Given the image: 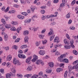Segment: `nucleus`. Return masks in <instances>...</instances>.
I'll use <instances>...</instances> for the list:
<instances>
[{
    "label": "nucleus",
    "mask_w": 78,
    "mask_h": 78,
    "mask_svg": "<svg viewBox=\"0 0 78 78\" xmlns=\"http://www.w3.org/2000/svg\"><path fill=\"white\" fill-rule=\"evenodd\" d=\"M64 42L65 44H69V40H67V39H65L64 40Z\"/></svg>",
    "instance_id": "16"
},
{
    "label": "nucleus",
    "mask_w": 78,
    "mask_h": 78,
    "mask_svg": "<svg viewBox=\"0 0 78 78\" xmlns=\"http://www.w3.org/2000/svg\"><path fill=\"white\" fill-rule=\"evenodd\" d=\"M18 52L19 53H20V54L23 53V51H22L21 50H19Z\"/></svg>",
    "instance_id": "63"
},
{
    "label": "nucleus",
    "mask_w": 78,
    "mask_h": 78,
    "mask_svg": "<svg viewBox=\"0 0 78 78\" xmlns=\"http://www.w3.org/2000/svg\"><path fill=\"white\" fill-rule=\"evenodd\" d=\"M64 56H65V55H61L59 57H58V60L59 61H60V62H61V61H62L64 59H63V58H64Z\"/></svg>",
    "instance_id": "5"
},
{
    "label": "nucleus",
    "mask_w": 78,
    "mask_h": 78,
    "mask_svg": "<svg viewBox=\"0 0 78 78\" xmlns=\"http://www.w3.org/2000/svg\"><path fill=\"white\" fill-rule=\"evenodd\" d=\"M50 31L48 33V36H51V35H53V34H53V30H52V29H50Z\"/></svg>",
    "instance_id": "13"
},
{
    "label": "nucleus",
    "mask_w": 78,
    "mask_h": 78,
    "mask_svg": "<svg viewBox=\"0 0 78 78\" xmlns=\"http://www.w3.org/2000/svg\"><path fill=\"white\" fill-rule=\"evenodd\" d=\"M78 64L76 65V66H73V68L74 69H78Z\"/></svg>",
    "instance_id": "43"
},
{
    "label": "nucleus",
    "mask_w": 78,
    "mask_h": 78,
    "mask_svg": "<svg viewBox=\"0 0 78 78\" xmlns=\"http://www.w3.org/2000/svg\"><path fill=\"white\" fill-rule=\"evenodd\" d=\"M0 72L1 73H5V71H4V69H1L0 70Z\"/></svg>",
    "instance_id": "41"
},
{
    "label": "nucleus",
    "mask_w": 78,
    "mask_h": 78,
    "mask_svg": "<svg viewBox=\"0 0 78 78\" xmlns=\"http://www.w3.org/2000/svg\"><path fill=\"white\" fill-rule=\"evenodd\" d=\"M33 69V67L31 66H29L27 68V71H31Z\"/></svg>",
    "instance_id": "14"
},
{
    "label": "nucleus",
    "mask_w": 78,
    "mask_h": 78,
    "mask_svg": "<svg viewBox=\"0 0 78 78\" xmlns=\"http://www.w3.org/2000/svg\"><path fill=\"white\" fill-rule=\"evenodd\" d=\"M11 74L8 73L6 74L5 76L7 78H10V76H15L16 75L15 74H13L12 73H11Z\"/></svg>",
    "instance_id": "2"
},
{
    "label": "nucleus",
    "mask_w": 78,
    "mask_h": 78,
    "mask_svg": "<svg viewBox=\"0 0 78 78\" xmlns=\"http://www.w3.org/2000/svg\"><path fill=\"white\" fill-rule=\"evenodd\" d=\"M12 72L13 73H16V71L14 69H12Z\"/></svg>",
    "instance_id": "61"
},
{
    "label": "nucleus",
    "mask_w": 78,
    "mask_h": 78,
    "mask_svg": "<svg viewBox=\"0 0 78 78\" xmlns=\"http://www.w3.org/2000/svg\"><path fill=\"white\" fill-rule=\"evenodd\" d=\"M1 22H2L4 24H6V22H5V19H2L1 20Z\"/></svg>",
    "instance_id": "48"
},
{
    "label": "nucleus",
    "mask_w": 78,
    "mask_h": 78,
    "mask_svg": "<svg viewBox=\"0 0 78 78\" xmlns=\"http://www.w3.org/2000/svg\"><path fill=\"white\" fill-rule=\"evenodd\" d=\"M11 26L10 24H7L5 26V28H10Z\"/></svg>",
    "instance_id": "30"
},
{
    "label": "nucleus",
    "mask_w": 78,
    "mask_h": 78,
    "mask_svg": "<svg viewBox=\"0 0 78 78\" xmlns=\"http://www.w3.org/2000/svg\"><path fill=\"white\" fill-rule=\"evenodd\" d=\"M10 30L11 31H16V28L14 27H12L10 28Z\"/></svg>",
    "instance_id": "49"
},
{
    "label": "nucleus",
    "mask_w": 78,
    "mask_h": 78,
    "mask_svg": "<svg viewBox=\"0 0 78 78\" xmlns=\"http://www.w3.org/2000/svg\"><path fill=\"white\" fill-rule=\"evenodd\" d=\"M39 75L36 74H34L32 76V78H37Z\"/></svg>",
    "instance_id": "27"
},
{
    "label": "nucleus",
    "mask_w": 78,
    "mask_h": 78,
    "mask_svg": "<svg viewBox=\"0 0 78 78\" xmlns=\"http://www.w3.org/2000/svg\"><path fill=\"white\" fill-rule=\"evenodd\" d=\"M66 36L68 39H69V40H70V36H69V34H66Z\"/></svg>",
    "instance_id": "44"
},
{
    "label": "nucleus",
    "mask_w": 78,
    "mask_h": 78,
    "mask_svg": "<svg viewBox=\"0 0 78 78\" xmlns=\"http://www.w3.org/2000/svg\"><path fill=\"white\" fill-rule=\"evenodd\" d=\"M18 77V78H22L23 77V75L22 74H17L16 75Z\"/></svg>",
    "instance_id": "28"
},
{
    "label": "nucleus",
    "mask_w": 78,
    "mask_h": 78,
    "mask_svg": "<svg viewBox=\"0 0 78 78\" xmlns=\"http://www.w3.org/2000/svg\"><path fill=\"white\" fill-rule=\"evenodd\" d=\"M36 64L37 65H40L41 64L42 65H44V62L42 60H38L36 62Z\"/></svg>",
    "instance_id": "1"
},
{
    "label": "nucleus",
    "mask_w": 78,
    "mask_h": 78,
    "mask_svg": "<svg viewBox=\"0 0 78 78\" xmlns=\"http://www.w3.org/2000/svg\"><path fill=\"white\" fill-rule=\"evenodd\" d=\"M17 17L20 19H24V16L21 15H18L17 16Z\"/></svg>",
    "instance_id": "18"
},
{
    "label": "nucleus",
    "mask_w": 78,
    "mask_h": 78,
    "mask_svg": "<svg viewBox=\"0 0 78 78\" xmlns=\"http://www.w3.org/2000/svg\"><path fill=\"white\" fill-rule=\"evenodd\" d=\"M39 54L40 55H42L43 56V55H44L45 54V51L44 50H41L39 52Z\"/></svg>",
    "instance_id": "6"
},
{
    "label": "nucleus",
    "mask_w": 78,
    "mask_h": 78,
    "mask_svg": "<svg viewBox=\"0 0 78 78\" xmlns=\"http://www.w3.org/2000/svg\"><path fill=\"white\" fill-rule=\"evenodd\" d=\"M42 42L43 44H46V43H47V40H45L44 41H42Z\"/></svg>",
    "instance_id": "58"
},
{
    "label": "nucleus",
    "mask_w": 78,
    "mask_h": 78,
    "mask_svg": "<svg viewBox=\"0 0 78 78\" xmlns=\"http://www.w3.org/2000/svg\"><path fill=\"white\" fill-rule=\"evenodd\" d=\"M43 73L42 72H40L38 73V75L39 76H42V75H43Z\"/></svg>",
    "instance_id": "47"
},
{
    "label": "nucleus",
    "mask_w": 78,
    "mask_h": 78,
    "mask_svg": "<svg viewBox=\"0 0 78 78\" xmlns=\"http://www.w3.org/2000/svg\"><path fill=\"white\" fill-rule=\"evenodd\" d=\"M13 63L14 64H20V62L18 61L17 60V59L16 58H14L13 60Z\"/></svg>",
    "instance_id": "7"
},
{
    "label": "nucleus",
    "mask_w": 78,
    "mask_h": 78,
    "mask_svg": "<svg viewBox=\"0 0 78 78\" xmlns=\"http://www.w3.org/2000/svg\"><path fill=\"white\" fill-rule=\"evenodd\" d=\"M22 14L24 15V16H27L28 15V13H27L26 12H23L22 13Z\"/></svg>",
    "instance_id": "53"
},
{
    "label": "nucleus",
    "mask_w": 78,
    "mask_h": 78,
    "mask_svg": "<svg viewBox=\"0 0 78 78\" xmlns=\"http://www.w3.org/2000/svg\"><path fill=\"white\" fill-rule=\"evenodd\" d=\"M64 48L65 49H70V46L69 45H65L64 46Z\"/></svg>",
    "instance_id": "22"
},
{
    "label": "nucleus",
    "mask_w": 78,
    "mask_h": 78,
    "mask_svg": "<svg viewBox=\"0 0 78 78\" xmlns=\"http://www.w3.org/2000/svg\"><path fill=\"white\" fill-rule=\"evenodd\" d=\"M31 20V19H28L26 23H30Z\"/></svg>",
    "instance_id": "54"
},
{
    "label": "nucleus",
    "mask_w": 78,
    "mask_h": 78,
    "mask_svg": "<svg viewBox=\"0 0 78 78\" xmlns=\"http://www.w3.org/2000/svg\"><path fill=\"white\" fill-rule=\"evenodd\" d=\"M73 53L74 55H78V52L76 50H73Z\"/></svg>",
    "instance_id": "29"
},
{
    "label": "nucleus",
    "mask_w": 78,
    "mask_h": 78,
    "mask_svg": "<svg viewBox=\"0 0 78 78\" xmlns=\"http://www.w3.org/2000/svg\"><path fill=\"white\" fill-rule=\"evenodd\" d=\"M4 39L5 40V41H7V40L8 39V35H4Z\"/></svg>",
    "instance_id": "33"
},
{
    "label": "nucleus",
    "mask_w": 78,
    "mask_h": 78,
    "mask_svg": "<svg viewBox=\"0 0 78 78\" xmlns=\"http://www.w3.org/2000/svg\"><path fill=\"white\" fill-rule=\"evenodd\" d=\"M47 5H48V6H51V2H50V1H48V2Z\"/></svg>",
    "instance_id": "51"
},
{
    "label": "nucleus",
    "mask_w": 78,
    "mask_h": 78,
    "mask_svg": "<svg viewBox=\"0 0 78 78\" xmlns=\"http://www.w3.org/2000/svg\"><path fill=\"white\" fill-rule=\"evenodd\" d=\"M55 24H56V22H54L51 23V25H55Z\"/></svg>",
    "instance_id": "64"
},
{
    "label": "nucleus",
    "mask_w": 78,
    "mask_h": 78,
    "mask_svg": "<svg viewBox=\"0 0 78 78\" xmlns=\"http://www.w3.org/2000/svg\"><path fill=\"white\" fill-rule=\"evenodd\" d=\"M60 55V52H59L58 51H57L55 53V55H56L58 56V55Z\"/></svg>",
    "instance_id": "42"
},
{
    "label": "nucleus",
    "mask_w": 78,
    "mask_h": 78,
    "mask_svg": "<svg viewBox=\"0 0 78 78\" xmlns=\"http://www.w3.org/2000/svg\"><path fill=\"white\" fill-rule=\"evenodd\" d=\"M34 58L31 60L32 62H34L38 59V57L36 55H34Z\"/></svg>",
    "instance_id": "4"
},
{
    "label": "nucleus",
    "mask_w": 78,
    "mask_h": 78,
    "mask_svg": "<svg viewBox=\"0 0 78 78\" xmlns=\"http://www.w3.org/2000/svg\"><path fill=\"white\" fill-rule=\"evenodd\" d=\"M19 41H20V38H18L15 40V42H19Z\"/></svg>",
    "instance_id": "56"
},
{
    "label": "nucleus",
    "mask_w": 78,
    "mask_h": 78,
    "mask_svg": "<svg viewBox=\"0 0 78 78\" xmlns=\"http://www.w3.org/2000/svg\"><path fill=\"white\" fill-rule=\"evenodd\" d=\"M18 47L16 45H14L12 46V48L13 49H17Z\"/></svg>",
    "instance_id": "38"
},
{
    "label": "nucleus",
    "mask_w": 78,
    "mask_h": 78,
    "mask_svg": "<svg viewBox=\"0 0 78 78\" xmlns=\"http://www.w3.org/2000/svg\"><path fill=\"white\" fill-rule=\"evenodd\" d=\"M54 42L55 43L58 44L60 42L59 41V38L58 37H56L54 40Z\"/></svg>",
    "instance_id": "3"
},
{
    "label": "nucleus",
    "mask_w": 78,
    "mask_h": 78,
    "mask_svg": "<svg viewBox=\"0 0 78 78\" xmlns=\"http://www.w3.org/2000/svg\"><path fill=\"white\" fill-rule=\"evenodd\" d=\"M65 64L64 63H61L59 66L60 67H64V66Z\"/></svg>",
    "instance_id": "46"
},
{
    "label": "nucleus",
    "mask_w": 78,
    "mask_h": 78,
    "mask_svg": "<svg viewBox=\"0 0 78 78\" xmlns=\"http://www.w3.org/2000/svg\"><path fill=\"white\" fill-rule=\"evenodd\" d=\"M68 69L69 70L71 71V70H72L73 69H74L73 68V66L72 67V66H68Z\"/></svg>",
    "instance_id": "31"
},
{
    "label": "nucleus",
    "mask_w": 78,
    "mask_h": 78,
    "mask_svg": "<svg viewBox=\"0 0 78 78\" xmlns=\"http://www.w3.org/2000/svg\"><path fill=\"white\" fill-rule=\"evenodd\" d=\"M11 59H12V56L11 55H8L7 57V59L8 61H11Z\"/></svg>",
    "instance_id": "17"
},
{
    "label": "nucleus",
    "mask_w": 78,
    "mask_h": 78,
    "mask_svg": "<svg viewBox=\"0 0 78 78\" xmlns=\"http://www.w3.org/2000/svg\"><path fill=\"white\" fill-rule=\"evenodd\" d=\"M47 76H48V75L46 74L42 75V77L43 78H46V77H47Z\"/></svg>",
    "instance_id": "60"
},
{
    "label": "nucleus",
    "mask_w": 78,
    "mask_h": 78,
    "mask_svg": "<svg viewBox=\"0 0 78 78\" xmlns=\"http://www.w3.org/2000/svg\"><path fill=\"white\" fill-rule=\"evenodd\" d=\"M70 29L73 30H75V27L74 26H71L70 27Z\"/></svg>",
    "instance_id": "52"
},
{
    "label": "nucleus",
    "mask_w": 78,
    "mask_h": 78,
    "mask_svg": "<svg viewBox=\"0 0 78 78\" xmlns=\"http://www.w3.org/2000/svg\"><path fill=\"white\" fill-rule=\"evenodd\" d=\"M31 59H32V57L31 56H30L28 57L26 61V63H30V61H31Z\"/></svg>",
    "instance_id": "8"
},
{
    "label": "nucleus",
    "mask_w": 78,
    "mask_h": 78,
    "mask_svg": "<svg viewBox=\"0 0 78 78\" xmlns=\"http://www.w3.org/2000/svg\"><path fill=\"white\" fill-rule=\"evenodd\" d=\"M32 76V74H26L24 76V77H27V78H30V76Z\"/></svg>",
    "instance_id": "20"
},
{
    "label": "nucleus",
    "mask_w": 78,
    "mask_h": 78,
    "mask_svg": "<svg viewBox=\"0 0 78 78\" xmlns=\"http://www.w3.org/2000/svg\"><path fill=\"white\" fill-rule=\"evenodd\" d=\"M35 44L37 47H38V46H39V44H40V43L38 42H36L35 43Z\"/></svg>",
    "instance_id": "50"
},
{
    "label": "nucleus",
    "mask_w": 78,
    "mask_h": 78,
    "mask_svg": "<svg viewBox=\"0 0 78 78\" xmlns=\"http://www.w3.org/2000/svg\"><path fill=\"white\" fill-rule=\"evenodd\" d=\"M9 7H8L6 9L4 10V12H8L9 11Z\"/></svg>",
    "instance_id": "39"
},
{
    "label": "nucleus",
    "mask_w": 78,
    "mask_h": 78,
    "mask_svg": "<svg viewBox=\"0 0 78 78\" xmlns=\"http://www.w3.org/2000/svg\"><path fill=\"white\" fill-rule=\"evenodd\" d=\"M54 37H55V35H53L51 36L50 37V41H51L53 39H54Z\"/></svg>",
    "instance_id": "34"
},
{
    "label": "nucleus",
    "mask_w": 78,
    "mask_h": 78,
    "mask_svg": "<svg viewBox=\"0 0 78 78\" xmlns=\"http://www.w3.org/2000/svg\"><path fill=\"white\" fill-rule=\"evenodd\" d=\"M70 13H69L66 15V18L67 19H69L70 18Z\"/></svg>",
    "instance_id": "37"
},
{
    "label": "nucleus",
    "mask_w": 78,
    "mask_h": 78,
    "mask_svg": "<svg viewBox=\"0 0 78 78\" xmlns=\"http://www.w3.org/2000/svg\"><path fill=\"white\" fill-rule=\"evenodd\" d=\"M61 62H64V63H68L69 60L67 58H64L62 60H61Z\"/></svg>",
    "instance_id": "10"
},
{
    "label": "nucleus",
    "mask_w": 78,
    "mask_h": 78,
    "mask_svg": "<svg viewBox=\"0 0 78 78\" xmlns=\"http://www.w3.org/2000/svg\"><path fill=\"white\" fill-rule=\"evenodd\" d=\"M6 66L7 67H10V66H11V63L9 62H8L6 63Z\"/></svg>",
    "instance_id": "40"
},
{
    "label": "nucleus",
    "mask_w": 78,
    "mask_h": 78,
    "mask_svg": "<svg viewBox=\"0 0 78 78\" xmlns=\"http://www.w3.org/2000/svg\"><path fill=\"white\" fill-rule=\"evenodd\" d=\"M66 5L65 3H61L60 5V7L61 8H62V7H64V5Z\"/></svg>",
    "instance_id": "45"
},
{
    "label": "nucleus",
    "mask_w": 78,
    "mask_h": 78,
    "mask_svg": "<svg viewBox=\"0 0 78 78\" xmlns=\"http://www.w3.org/2000/svg\"><path fill=\"white\" fill-rule=\"evenodd\" d=\"M75 3H76V0H74L71 3V5H74L75 4Z\"/></svg>",
    "instance_id": "36"
},
{
    "label": "nucleus",
    "mask_w": 78,
    "mask_h": 78,
    "mask_svg": "<svg viewBox=\"0 0 78 78\" xmlns=\"http://www.w3.org/2000/svg\"><path fill=\"white\" fill-rule=\"evenodd\" d=\"M45 36V35H44L43 34H40L39 35V37L40 39H42L43 38H44V37Z\"/></svg>",
    "instance_id": "26"
},
{
    "label": "nucleus",
    "mask_w": 78,
    "mask_h": 78,
    "mask_svg": "<svg viewBox=\"0 0 78 78\" xmlns=\"http://www.w3.org/2000/svg\"><path fill=\"white\" fill-rule=\"evenodd\" d=\"M68 74V72L67 71H66L64 74V77L65 78H66L67 77V74Z\"/></svg>",
    "instance_id": "25"
},
{
    "label": "nucleus",
    "mask_w": 78,
    "mask_h": 78,
    "mask_svg": "<svg viewBox=\"0 0 78 78\" xmlns=\"http://www.w3.org/2000/svg\"><path fill=\"white\" fill-rule=\"evenodd\" d=\"M73 40H71L70 41V43L71 45H73V44L74 42Z\"/></svg>",
    "instance_id": "59"
},
{
    "label": "nucleus",
    "mask_w": 78,
    "mask_h": 78,
    "mask_svg": "<svg viewBox=\"0 0 78 78\" xmlns=\"http://www.w3.org/2000/svg\"><path fill=\"white\" fill-rule=\"evenodd\" d=\"M19 58H22L23 59H25L26 58L25 55L23 54H19L18 55Z\"/></svg>",
    "instance_id": "9"
},
{
    "label": "nucleus",
    "mask_w": 78,
    "mask_h": 78,
    "mask_svg": "<svg viewBox=\"0 0 78 78\" xmlns=\"http://www.w3.org/2000/svg\"><path fill=\"white\" fill-rule=\"evenodd\" d=\"M52 71V70L51 69H47L46 70V72L47 73H51Z\"/></svg>",
    "instance_id": "15"
},
{
    "label": "nucleus",
    "mask_w": 78,
    "mask_h": 78,
    "mask_svg": "<svg viewBox=\"0 0 78 78\" xmlns=\"http://www.w3.org/2000/svg\"><path fill=\"white\" fill-rule=\"evenodd\" d=\"M58 0H55L53 1V2L54 3H58Z\"/></svg>",
    "instance_id": "57"
},
{
    "label": "nucleus",
    "mask_w": 78,
    "mask_h": 78,
    "mask_svg": "<svg viewBox=\"0 0 78 78\" xmlns=\"http://www.w3.org/2000/svg\"><path fill=\"white\" fill-rule=\"evenodd\" d=\"M27 47V46L25 45H22L20 47L21 49H23L24 48H26Z\"/></svg>",
    "instance_id": "24"
},
{
    "label": "nucleus",
    "mask_w": 78,
    "mask_h": 78,
    "mask_svg": "<svg viewBox=\"0 0 78 78\" xmlns=\"http://www.w3.org/2000/svg\"><path fill=\"white\" fill-rule=\"evenodd\" d=\"M13 7H15V8H19V5H18L17 4H14L13 5Z\"/></svg>",
    "instance_id": "55"
},
{
    "label": "nucleus",
    "mask_w": 78,
    "mask_h": 78,
    "mask_svg": "<svg viewBox=\"0 0 78 78\" xmlns=\"http://www.w3.org/2000/svg\"><path fill=\"white\" fill-rule=\"evenodd\" d=\"M48 65L50 67L52 68L54 66V63L53 62H50L48 63Z\"/></svg>",
    "instance_id": "11"
},
{
    "label": "nucleus",
    "mask_w": 78,
    "mask_h": 78,
    "mask_svg": "<svg viewBox=\"0 0 78 78\" xmlns=\"http://www.w3.org/2000/svg\"><path fill=\"white\" fill-rule=\"evenodd\" d=\"M56 17V15H48L47 16V18H51V17Z\"/></svg>",
    "instance_id": "19"
},
{
    "label": "nucleus",
    "mask_w": 78,
    "mask_h": 78,
    "mask_svg": "<svg viewBox=\"0 0 78 78\" xmlns=\"http://www.w3.org/2000/svg\"><path fill=\"white\" fill-rule=\"evenodd\" d=\"M41 9H45L46 8V6H42L41 7Z\"/></svg>",
    "instance_id": "62"
},
{
    "label": "nucleus",
    "mask_w": 78,
    "mask_h": 78,
    "mask_svg": "<svg viewBox=\"0 0 78 78\" xmlns=\"http://www.w3.org/2000/svg\"><path fill=\"white\" fill-rule=\"evenodd\" d=\"M29 32L28 30H25L23 32V34L24 36H27L29 34Z\"/></svg>",
    "instance_id": "12"
},
{
    "label": "nucleus",
    "mask_w": 78,
    "mask_h": 78,
    "mask_svg": "<svg viewBox=\"0 0 78 78\" xmlns=\"http://www.w3.org/2000/svg\"><path fill=\"white\" fill-rule=\"evenodd\" d=\"M56 71L57 72H60L61 71H62V69L61 68H58L57 69Z\"/></svg>",
    "instance_id": "32"
},
{
    "label": "nucleus",
    "mask_w": 78,
    "mask_h": 78,
    "mask_svg": "<svg viewBox=\"0 0 78 78\" xmlns=\"http://www.w3.org/2000/svg\"><path fill=\"white\" fill-rule=\"evenodd\" d=\"M21 30L22 28L21 27H18L16 31L17 33H19L20 31H21Z\"/></svg>",
    "instance_id": "23"
},
{
    "label": "nucleus",
    "mask_w": 78,
    "mask_h": 78,
    "mask_svg": "<svg viewBox=\"0 0 78 78\" xmlns=\"http://www.w3.org/2000/svg\"><path fill=\"white\" fill-rule=\"evenodd\" d=\"M11 23L12 24V25H17V24H18V23H17V22H14V21H12L11 22Z\"/></svg>",
    "instance_id": "35"
},
{
    "label": "nucleus",
    "mask_w": 78,
    "mask_h": 78,
    "mask_svg": "<svg viewBox=\"0 0 78 78\" xmlns=\"http://www.w3.org/2000/svg\"><path fill=\"white\" fill-rule=\"evenodd\" d=\"M28 36H26L24 38V42H27L28 40Z\"/></svg>",
    "instance_id": "21"
}]
</instances>
